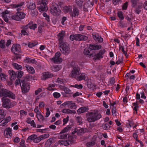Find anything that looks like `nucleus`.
Returning a JSON list of instances; mask_svg holds the SVG:
<instances>
[{
  "label": "nucleus",
  "instance_id": "62",
  "mask_svg": "<svg viewBox=\"0 0 147 147\" xmlns=\"http://www.w3.org/2000/svg\"><path fill=\"white\" fill-rule=\"evenodd\" d=\"M42 91V89L40 88H39L38 89L36 90L35 92V94L36 95H37L38 94Z\"/></svg>",
  "mask_w": 147,
  "mask_h": 147
},
{
  "label": "nucleus",
  "instance_id": "41",
  "mask_svg": "<svg viewBox=\"0 0 147 147\" xmlns=\"http://www.w3.org/2000/svg\"><path fill=\"white\" fill-rule=\"evenodd\" d=\"M5 41L2 40L0 41V47L2 48H4L5 47Z\"/></svg>",
  "mask_w": 147,
  "mask_h": 147
},
{
  "label": "nucleus",
  "instance_id": "36",
  "mask_svg": "<svg viewBox=\"0 0 147 147\" xmlns=\"http://www.w3.org/2000/svg\"><path fill=\"white\" fill-rule=\"evenodd\" d=\"M24 61L27 63L29 62L33 63H36V61L34 59L30 60L29 58H26V59L24 60Z\"/></svg>",
  "mask_w": 147,
  "mask_h": 147
},
{
  "label": "nucleus",
  "instance_id": "57",
  "mask_svg": "<svg viewBox=\"0 0 147 147\" xmlns=\"http://www.w3.org/2000/svg\"><path fill=\"white\" fill-rule=\"evenodd\" d=\"M116 109L115 108V107H113V108H112V114L113 115H115V116L116 115Z\"/></svg>",
  "mask_w": 147,
  "mask_h": 147
},
{
  "label": "nucleus",
  "instance_id": "21",
  "mask_svg": "<svg viewBox=\"0 0 147 147\" xmlns=\"http://www.w3.org/2000/svg\"><path fill=\"white\" fill-rule=\"evenodd\" d=\"M89 48L90 50H98L101 48V46L100 45H89Z\"/></svg>",
  "mask_w": 147,
  "mask_h": 147
},
{
  "label": "nucleus",
  "instance_id": "23",
  "mask_svg": "<svg viewBox=\"0 0 147 147\" xmlns=\"http://www.w3.org/2000/svg\"><path fill=\"white\" fill-rule=\"evenodd\" d=\"M72 9V7L70 6H65L63 8V10L65 13H69L70 14Z\"/></svg>",
  "mask_w": 147,
  "mask_h": 147
},
{
  "label": "nucleus",
  "instance_id": "48",
  "mask_svg": "<svg viewBox=\"0 0 147 147\" xmlns=\"http://www.w3.org/2000/svg\"><path fill=\"white\" fill-rule=\"evenodd\" d=\"M115 82V79L113 77L110 78V84L111 85H113Z\"/></svg>",
  "mask_w": 147,
  "mask_h": 147
},
{
  "label": "nucleus",
  "instance_id": "11",
  "mask_svg": "<svg viewBox=\"0 0 147 147\" xmlns=\"http://www.w3.org/2000/svg\"><path fill=\"white\" fill-rule=\"evenodd\" d=\"M20 86L23 93L27 92L30 89L29 85L27 82H21Z\"/></svg>",
  "mask_w": 147,
  "mask_h": 147
},
{
  "label": "nucleus",
  "instance_id": "55",
  "mask_svg": "<svg viewBox=\"0 0 147 147\" xmlns=\"http://www.w3.org/2000/svg\"><path fill=\"white\" fill-rule=\"evenodd\" d=\"M36 45V44H35L33 42H29L28 45V46L30 48H32L35 46Z\"/></svg>",
  "mask_w": 147,
  "mask_h": 147
},
{
  "label": "nucleus",
  "instance_id": "37",
  "mask_svg": "<svg viewBox=\"0 0 147 147\" xmlns=\"http://www.w3.org/2000/svg\"><path fill=\"white\" fill-rule=\"evenodd\" d=\"M59 66V65H55L53 66L52 67V70L54 71H57L60 70Z\"/></svg>",
  "mask_w": 147,
  "mask_h": 147
},
{
  "label": "nucleus",
  "instance_id": "40",
  "mask_svg": "<svg viewBox=\"0 0 147 147\" xmlns=\"http://www.w3.org/2000/svg\"><path fill=\"white\" fill-rule=\"evenodd\" d=\"M118 17L121 19V20H122L124 19V17L123 15L122 12L119 11L117 13Z\"/></svg>",
  "mask_w": 147,
  "mask_h": 147
},
{
  "label": "nucleus",
  "instance_id": "18",
  "mask_svg": "<svg viewBox=\"0 0 147 147\" xmlns=\"http://www.w3.org/2000/svg\"><path fill=\"white\" fill-rule=\"evenodd\" d=\"M4 136L6 138H9L12 135L11 130L10 127L6 128L4 132Z\"/></svg>",
  "mask_w": 147,
  "mask_h": 147
},
{
  "label": "nucleus",
  "instance_id": "56",
  "mask_svg": "<svg viewBox=\"0 0 147 147\" xmlns=\"http://www.w3.org/2000/svg\"><path fill=\"white\" fill-rule=\"evenodd\" d=\"M128 5V2H126L124 3L123 5L122 8L123 9L126 10L127 9V6Z\"/></svg>",
  "mask_w": 147,
  "mask_h": 147
},
{
  "label": "nucleus",
  "instance_id": "43",
  "mask_svg": "<svg viewBox=\"0 0 147 147\" xmlns=\"http://www.w3.org/2000/svg\"><path fill=\"white\" fill-rule=\"evenodd\" d=\"M83 52L84 55L89 56H90V53L89 50L88 48L85 49L84 50Z\"/></svg>",
  "mask_w": 147,
  "mask_h": 147
},
{
  "label": "nucleus",
  "instance_id": "8",
  "mask_svg": "<svg viewBox=\"0 0 147 147\" xmlns=\"http://www.w3.org/2000/svg\"><path fill=\"white\" fill-rule=\"evenodd\" d=\"M81 72L80 71V68L78 67H74L70 76L73 78H76L77 76L80 75Z\"/></svg>",
  "mask_w": 147,
  "mask_h": 147
},
{
  "label": "nucleus",
  "instance_id": "39",
  "mask_svg": "<svg viewBox=\"0 0 147 147\" xmlns=\"http://www.w3.org/2000/svg\"><path fill=\"white\" fill-rule=\"evenodd\" d=\"M62 134L63 133L60 134H60L59 136V138L60 139H64L67 138V134Z\"/></svg>",
  "mask_w": 147,
  "mask_h": 147
},
{
  "label": "nucleus",
  "instance_id": "6",
  "mask_svg": "<svg viewBox=\"0 0 147 147\" xmlns=\"http://www.w3.org/2000/svg\"><path fill=\"white\" fill-rule=\"evenodd\" d=\"M69 38L72 41L75 40L80 41L86 40L88 39V37L86 36L80 34H75L70 35Z\"/></svg>",
  "mask_w": 147,
  "mask_h": 147
},
{
  "label": "nucleus",
  "instance_id": "26",
  "mask_svg": "<svg viewBox=\"0 0 147 147\" xmlns=\"http://www.w3.org/2000/svg\"><path fill=\"white\" fill-rule=\"evenodd\" d=\"M65 32L64 31H62L59 34V42L61 41H65L63 39V37L65 35Z\"/></svg>",
  "mask_w": 147,
  "mask_h": 147
},
{
  "label": "nucleus",
  "instance_id": "31",
  "mask_svg": "<svg viewBox=\"0 0 147 147\" xmlns=\"http://www.w3.org/2000/svg\"><path fill=\"white\" fill-rule=\"evenodd\" d=\"M27 7L29 9L34 10L36 8V5L34 3H30L28 5H27Z\"/></svg>",
  "mask_w": 147,
  "mask_h": 147
},
{
  "label": "nucleus",
  "instance_id": "61",
  "mask_svg": "<svg viewBox=\"0 0 147 147\" xmlns=\"http://www.w3.org/2000/svg\"><path fill=\"white\" fill-rule=\"evenodd\" d=\"M42 26L41 25L39 26L38 28V32L39 33H41L42 32Z\"/></svg>",
  "mask_w": 147,
  "mask_h": 147
},
{
  "label": "nucleus",
  "instance_id": "42",
  "mask_svg": "<svg viewBox=\"0 0 147 147\" xmlns=\"http://www.w3.org/2000/svg\"><path fill=\"white\" fill-rule=\"evenodd\" d=\"M84 0H76V3L80 7L82 6V3Z\"/></svg>",
  "mask_w": 147,
  "mask_h": 147
},
{
  "label": "nucleus",
  "instance_id": "50",
  "mask_svg": "<svg viewBox=\"0 0 147 147\" xmlns=\"http://www.w3.org/2000/svg\"><path fill=\"white\" fill-rule=\"evenodd\" d=\"M65 92L66 94H69L71 93V90H70L69 88H66L65 89L64 91Z\"/></svg>",
  "mask_w": 147,
  "mask_h": 147
},
{
  "label": "nucleus",
  "instance_id": "2",
  "mask_svg": "<svg viewBox=\"0 0 147 147\" xmlns=\"http://www.w3.org/2000/svg\"><path fill=\"white\" fill-rule=\"evenodd\" d=\"M58 46L61 48L60 50L63 54L67 55L69 53V44L65 41L59 42Z\"/></svg>",
  "mask_w": 147,
  "mask_h": 147
},
{
  "label": "nucleus",
  "instance_id": "59",
  "mask_svg": "<svg viewBox=\"0 0 147 147\" xmlns=\"http://www.w3.org/2000/svg\"><path fill=\"white\" fill-rule=\"evenodd\" d=\"M23 73H24L22 71H18L17 77L19 78H21L22 76Z\"/></svg>",
  "mask_w": 147,
  "mask_h": 147
},
{
  "label": "nucleus",
  "instance_id": "12",
  "mask_svg": "<svg viewBox=\"0 0 147 147\" xmlns=\"http://www.w3.org/2000/svg\"><path fill=\"white\" fill-rule=\"evenodd\" d=\"M61 53L58 52L56 53L54 57L52 59V60L54 63H60L62 61V59L60 57Z\"/></svg>",
  "mask_w": 147,
  "mask_h": 147
},
{
  "label": "nucleus",
  "instance_id": "45",
  "mask_svg": "<svg viewBox=\"0 0 147 147\" xmlns=\"http://www.w3.org/2000/svg\"><path fill=\"white\" fill-rule=\"evenodd\" d=\"M24 2H22L19 3H18L16 5H13V7L15 8H18L21 7L24 4Z\"/></svg>",
  "mask_w": 147,
  "mask_h": 147
},
{
  "label": "nucleus",
  "instance_id": "64",
  "mask_svg": "<svg viewBox=\"0 0 147 147\" xmlns=\"http://www.w3.org/2000/svg\"><path fill=\"white\" fill-rule=\"evenodd\" d=\"M123 61V59L122 58L119 59L116 62V64L118 65L121 63H122Z\"/></svg>",
  "mask_w": 147,
  "mask_h": 147
},
{
  "label": "nucleus",
  "instance_id": "47",
  "mask_svg": "<svg viewBox=\"0 0 147 147\" xmlns=\"http://www.w3.org/2000/svg\"><path fill=\"white\" fill-rule=\"evenodd\" d=\"M53 142V139L52 138H50L46 142L49 145H51Z\"/></svg>",
  "mask_w": 147,
  "mask_h": 147
},
{
  "label": "nucleus",
  "instance_id": "58",
  "mask_svg": "<svg viewBox=\"0 0 147 147\" xmlns=\"http://www.w3.org/2000/svg\"><path fill=\"white\" fill-rule=\"evenodd\" d=\"M26 30L24 29L22 30L21 32V35L23 34L24 35H28V34L26 32Z\"/></svg>",
  "mask_w": 147,
  "mask_h": 147
},
{
  "label": "nucleus",
  "instance_id": "52",
  "mask_svg": "<svg viewBox=\"0 0 147 147\" xmlns=\"http://www.w3.org/2000/svg\"><path fill=\"white\" fill-rule=\"evenodd\" d=\"M132 3V6L135 7L137 4V0H131Z\"/></svg>",
  "mask_w": 147,
  "mask_h": 147
},
{
  "label": "nucleus",
  "instance_id": "44",
  "mask_svg": "<svg viewBox=\"0 0 147 147\" xmlns=\"http://www.w3.org/2000/svg\"><path fill=\"white\" fill-rule=\"evenodd\" d=\"M36 116L38 120H39V118L42 119V120H43L44 119L43 116L40 113H39L38 114H36Z\"/></svg>",
  "mask_w": 147,
  "mask_h": 147
},
{
  "label": "nucleus",
  "instance_id": "13",
  "mask_svg": "<svg viewBox=\"0 0 147 147\" xmlns=\"http://www.w3.org/2000/svg\"><path fill=\"white\" fill-rule=\"evenodd\" d=\"M9 73L11 76V81L7 82V84L8 85H11L12 84V80H14L16 78V75L15 72L13 70H9Z\"/></svg>",
  "mask_w": 147,
  "mask_h": 147
},
{
  "label": "nucleus",
  "instance_id": "63",
  "mask_svg": "<svg viewBox=\"0 0 147 147\" xmlns=\"http://www.w3.org/2000/svg\"><path fill=\"white\" fill-rule=\"evenodd\" d=\"M104 126L103 127L104 129L105 130H107L110 127L109 126L108 124L106 123L104 125Z\"/></svg>",
  "mask_w": 147,
  "mask_h": 147
},
{
  "label": "nucleus",
  "instance_id": "3",
  "mask_svg": "<svg viewBox=\"0 0 147 147\" xmlns=\"http://www.w3.org/2000/svg\"><path fill=\"white\" fill-rule=\"evenodd\" d=\"M0 96L4 97H9L13 99L15 98V95L11 91L4 88H2L0 90Z\"/></svg>",
  "mask_w": 147,
  "mask_h": 147
},
{
  "label": "nucleus",
  "instance_id": "60",
  "mask_svg": "<svg viewBox=\"0 0 147 147\" xmlns=\"http://www.w3.org/2000/svg\"><path fill=\"white\" fill-rule=\"evenodd\" d=\"M11 119L10 117V116H8L4 119L3 120H4V121H5L7 123L10 121Z\"/></svg>",
  "mask_w": 147,
  "mask_h": 147
},
{
  "label": "nucleus",
  "instance_id": "14",
  "mask_svg": "<svg viewBox=\"0 0 147 147\" xmlns=\"http://www.w3.org/2000/svg\"><path fill=\"white\" fill-rule=\"evenodd\" d=\"M36 27V24H33L32 22H31L26 26H23L22 28L24 29L27 30L28 28L34 30Z\"/></svg>",
  "mask_w": 147,
  "mask_h": 147
},
{
  "label": "nucleus",
  "instance_id": "35",
  "mask_svg": "<svg viewBox=\"0 0 147 147\" xmlns=\"http://www.w3.org/2000/svg\"><path fill=\"white\" fill-rule=\"evenodd\" d=\"M37 137V135H32L28 138L27 139V141L30 140V141H31L32 140H33L34 141L35 138H36Z\"/></svg>",
  "mask_w": 147,
  "mask_h": 147
},
{
  "label": "nucleus",
  "instance_id": "53",
  "mask_svg": "<svg viewBox=\"0 0 147 147\" xmlns=\"http://www.w3.org/2000/svg\"><path fill=\"white\" fill-rule=\"evenodd\" d=\"M53 95L56 98H58L60 96V94L58 92H54L53 94Z\"/></svg>",
  "mask_w": 147,
  "mask_h": 147
},
{
  "label": "nucleus",
  "instance_id": "7",
  "mask_svg": "<svg viewBox=\"0 0 147 147\" xmlns=\"http://www.w3.org/2000/svg\"><path fill=\"white\" fill-rule=\"evenodd\" d=\"M105 52V50L104 49L100 50L99 52L96 55V53L94 52H93L90 53V57L94 56L93 59L95 60H98L100 58H102L103 56L102 55Z\"/></svg>",
  "mask_w": 147,
  "mask_h": 147
},
{
  "label": "nucleus",
  "instance_id": "9",
  "mask_svg": "<svg viewBox=\"0 0 147 147\" xmlns=\"http://www.w3.org/2000/svg\"><path fill=\"white\" fill-rule=\"evenodd\" d=\"M19 44L13 45L11 48V51L16 55H20L21 49Z\"/></svg>",
  "mask_w": 147,
  "mask_h": 147
},
{
  "label": "nucleus",
  "instance_id": "24",
  "mask_svg": "<svg viewBox=\"0 0 147 147\" xmlns=\"http://www.w3.org/2000/svg\"><path fill=\"white\" fill-rule=\"evenodd\" d=\"M96 141V137H94L92 139L91 142L87 143L86 144V146L87 147L93 146L95 144Z\"/></svg>",
  "mask_w": 147,
  "mask_h": 147
},
{
  "label": "nucleus",
  "instance_id": "25",
  "mask_svg": "<svg viewBox=\"0 0 147 147\" xmlns=\"http://www.w3.org/2000/svg\"><path fill=\"white\" fill-rule=\"evenodd\" d=\"M76 80L78 81H80L82 80H85L86 79V76L84 73H82L81 74L78 76H77L76 78H75Z\"/></svg>",
  "mask_w": 147,
  "mask_h": 147
},
{
  "label": "nucleus",
  "instance_id": "46",
  "mask_svg": "<svg viewBox=\"0 0 147 147\" xmlns=\"http://www.w3.org/2000/svg\"><path fill=\"white\" fill-rule=\"evenodd\" d=\"M135 131V133H134L133 134V137L136 140V141H137V140H138L137 139V138H138V136L137 134L138 132V130H136Z\"/></svg>",
  "mask_w": 147,
  "mask_h": 147
},
{
  "label": "nucleus",
  "instance_id": "5",
  "mask_svg": "<svg viewBox=\"0 0 147 147\" xmlns=\"http://www.w3.org/2000/svg\"><path fill=\"white\" fill-rule=\"evenodd\" d=\"M50 12L54 16H58L60 14L61 11L58 5L55 3H54L51 7Z\"/></svg>",
  "mask_w": 147,
  "mask_h": 147
},
{
  "label": "nucleus",
  "instance_id": "15",
  "mask_svg": "<svg viewBox=\"0 0 147 147\" xmlns=\"http://www.w3.org/2000/svg\"><path fill=\"white\" fill-rule=\"evenodd\" d=\"M92 9V6L91 5V2L87 1L83 5V10L85 11H90Z\"/></svg>",
  "mask_w": 147,
  "mask_h": 147
},
{
  "label": "nucleus",
  "instance_id": "38",
  "mask_svg": "<svg viewBox=\"0 0 147 147\" xmlns=\"http://www.w3.org/2000/svg\"><path fill=\"white\" fill-rule=\"evenodd\" d=\"M133 105L134 106V107L133 108V110L136 111L138 109L139 106H138V102H136V103H133Z\"/></svg>",
  "mask_w": 147,
  "mask_h": 147
},
{
  "label": "nucleus",
  "instance_id": "32",
  "mask_svg": "<svg viewBox=\"0 0 147 147\" xmlns=\"http://www.w3.org/2000/svg\"><path fill=\"white\" fill-rule=\"evenodd\" d=\"M71 128V126L68 125L67 127L64 128L60 132V133H64L65 132H67L69 131L70 130Z\"/></svg>",
  "mask_w": 147,
  "mask_h": 147
},
{
  "label": "nucleus",
  "instance_id": "33",
  "mask_svg": "<svg viewBox=\"0 0 147 147\" xmlns=\"http://www.w3.org/2000/svg\"><path fill=\"white\" fill-rule=\"evenodd\" d=\"M77 133L78 134L84 133L86 132V130L83 128L78 127L76 128Z\"/></svg>",
  "mask_w": 147,
  "mask_h": 147
},
{
  "label": "nucleus",
  "instance_id": "34",
  "mask_svg": "<svg viewBox=\"0 0 147 147\" xmlns=\"http://www.w3.org/2000/svg\"><path fill=\"white\" fill-rule=\"evenodd\" d=\"M12 65L13 66V67L16 69L18 70L21 69L22 68V67L21 65H19L17 63H12Z\"/></svg>",
  "mask_w": 147,
  "mask_h": 147
},
{
  "label": "nucleus",
  "instance_id": "4",
  "mask_svg": "<svg viewBox=\"0 0 147 147\" xmlns=\"http://www.w3.org/2000/svg\"><path fill=\"white\" fill-rule=\"evenodd\" d=\"M17 12L16 14L11 17V18L16 21H20L24 19L25 16V14L23 12H19L20 10V8L17 9Z\"/></svg>",
  "mask_w": 147,
  "mask_h": 147
},
{
  "label": "nucleus",
  "instance_id": "49",
  "mask_svg": "<svg viewBox=\"0 0 147 147\" xmlns=\"http://www.w3.org/2000/svg\"><path fill=\"white\" fill-rule=\"evenodd\" d=\"M72 86L78 89H82L83 87L82 85L81 84L79 85L76 84L74 86Z\"/></svg>",
  "mask_w": 147,
  "mask_h": 147
},
{
  "label": "nucleus",
  "instance_id": "16",
  "mask_svg": "<svg viewBox=\"0 0 147 147\" xmlns=\"http://www.w3.org/2000/svg\"><path fill=\"white\" fill-rule=\"evenodd\" d=\"M38 7L39 10L41 11H47L48 9V8L47 6L45 1H42L40 3V6Z\"/></svg>",
  "mask_w": 147,
  "mask_h": 147
},
{
  "label": "nucleus",
  "instance_id": "19",
  "mask_svg": "<svg viewBox=\"0 0 147 147\" xmlns=\"http://www.w3.org/2000/svg\"><path fill=\"white\" fill-rule=\"evenodd\" d=\"M53 76V74L49 72H44L43 73V75L41 79L43 80H45L48 78H51Z\"/></svg>",
  "mask_w": 147,
  "mask_h": 147
},
{
  "label": "nucleus",
  "instance_id": "29",
  "mask_svg": "<svg viewBox=\"0 0 147 147\" xmlns=\"http://www.w3.org/2000/svg\"><path fill=\"white\" fill-rule=\"evenodd\" d=\"M88 110V108L86 107H82L79 108L78 110V112L80 113H83L87 111Z\"/></svg>",
  "mask_w": 147,
  "mask_h": 147
},
{
  "label": "nucleus",
  "instance_id": "54",
  "mask_svg": "<svg viewBox=\"0 0 147 147\" xmlns=\"http://www.w3.org/2000/svg\"><path fill=\"white\" fill-rule=\"evenodd\" d=\"M46 111H47L46 113V115L45 117H47L49 116L50 114V111H49V108H46Z\"/></svg>",
  "mask_w": 147,
  "mask_h": 147
},
{
  "label": "nucleus",
  "instance_id": "17",
  "mask_svg": "<svg viewBox=\"0 0 147 147\" xmlns=\"http://www.w3.org/2000/svg\"><path fill=\"white\" fill-rule=\"evenodd\" d=\"M63 106H65L66 105L68 106V107L71 109H74L76 108L75 104L72 103L71 101H68L63 103L62 105Z\"/></svg>",
  "mask_w": 147,
  "mask_h": 147
},
{
  "label": "nucleus",
  "instance_id": "22",
  "mask_svg": "<svg viewBox=\"0 0 147 147\" xmlns=\"http://www.w3.org/2000/svg\"><path fill=\"white\" fill-rule=\"evenodd\" d=\"M79 13L78 9L77 8L74 7L73 11H71L70 14L72 17H75L76 16H78Z\"/></svg>",
  "mask_w": 147,
  "mask_h": 147
},
{
  "label": "nucleus",
  "instance_id": "30",
  "mask_svg": "<svg viewBox=\"0 0 147 147\" xmlns=\"http://www.w3.org/2000/svg\"><path fill=\"white\" fill-rule=\"evenodd\" d=\"M6 113L3 109H0V119L4 118L6 116Z\"/></svg>",
  "mask_w": 147,
  "mask_h": 147
},
{
  "label": "nucleus",
  "instance_id": "27",
  "mask_svg": "<svg viewBox=\"0 0 147 147\" xmlns=\"http://www.w3.org/2000/svg\"><path fill=\"white\" fill-rule=\"evenodd\" d=\"M25 67L26 69L28 71L29 73L32 74L34 73V70L32 67L28 65H26Z\"/></svg>",
  "mask_w": 147,
  "mask_h": 147
},
{
  "label": "nucleus",
  "instance_id": "28",
  "mask_svg": "<svg viewBox=\"0 0 147 147\" xmlns=\"http://www.w3.org/2000/svg\"><path fill=\"white\" fill-rule=\"evenodd\" d=\"M58 144L66 146H67L69 145V142H68L67 140H60L58 141Z\"/></svg>",
  "mask_w": 147,
  "mask_h": 147
},
{
  "label": "nucleus",
  "instance_id": "1",
  "mask_svg": "<svg viewBox=\"0 0 147 147\" xmlns=\"http://www.w3.org/2000/svg\"><path fill=\"white\" fill-rule=\"evenodd\" d=\"M86 120L89 122H94L100 118L101 114L98 113L90 112L86 114Z\"/></svg>",
  "mask_w": 147,
  "mask_h": 147
},
{
  "label": "nucleus",
  "instance_id": "20",
  "mask_svg": "<svg viewBox=\"0 0 147 147\" xmlns=\"http://www.w3.org/2000/svg\"><path fill=\"white\" fill-rule=\"evenodd\" d=\"M93 38L96 41H98L99 42H101L103 41V39L100 36H99L98 34L94 33L92 34Z\"/></svg>",
  "mask_w": 147,
  "mask_h": 147
},
{
  "label": "nucleus",
  "instance_id": "10",
  "mask_svg": "<svg viewBox=\"0 0 147 147\" xmlns=\"http://www.w3.org/2000/svg\"><path fill=\"white\" fill-rule=\"evenodd\" d=\"M3 102V107L9 109L10 108L11 102L10 100L6 97H3L2 98Z\"/></svg>",
  "mask_w": 147,
  "mask_h": 147
},
{
  "label": "nucleus",
  "instance_id": "51",
  "mask_svg": "<svg viewBox=\"0 0 147 147\" xmlns=\"http://www.w3.org/2000/svg\"><path fill=\"white\" fill-rule=\"evenodd\" d=\"M73 138L71 136H68V139L67 140L68 141V142H69V144H72V142L73 141Z\"/></svg>",
  "mask_w": 147,
  "mask_h": 147
}]
</instances>
